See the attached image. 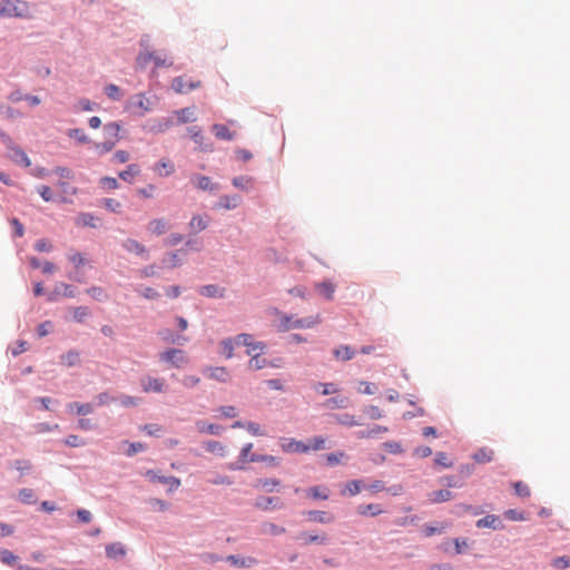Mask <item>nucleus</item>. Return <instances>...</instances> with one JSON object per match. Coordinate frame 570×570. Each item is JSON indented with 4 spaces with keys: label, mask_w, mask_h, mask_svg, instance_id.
<instances>
[{
    "label": "nucleus",
    "mask_w": 570,
    "mask_h": 570,
    "mask_svg": "<svg viewBox=\"0 0 570 570\" xmlns=\"http://www.w3.org/2000/svg\"><path fill=\"white\" fill-rule=\"evenodd\" d=\"M197 119L196 110L193 107L183 108L174 111V116L169 118H165L158 122L155 127L157 131H165L168 128L175 125H183L187 122H193Z\"/></svg>",
    "instance_id": "f03ea898"
},
{
    "label": "nucleus",
    "mask_w": 570,
    "mask_h": 570,
    "mask_svg": "<svg viewBox=\"0 0 570 570\" xmlns=\"http://www.w3.org/2000/svg\"><path fill=\"white\" fill-rule=\"evenodd\" d=\"M116 145H117V142L105 139V141H102V142H96L95 148L99 154H107V153L111 151Z\"/></svg>",
    "instance_id": "8fccbe9b"
},
{
    "label": "nucleus",
    "mask_w": 570,
    "mask_h": 570,
    "mask_svg": "<svg viewBox=\"0 0 570 570\" xmlns=\"http://www.w3.org/2000/svg\"><path fill=\"white\" fill-rule=\"evenodd\" d=\"M453 494L449 490H438L429 494V501L431 503H442L451 500Z\"/></svg>",
    "instance_id": "4be33fe9"
},
{
    "label": "nucleus",
    "mask_w": 570,
    "mask_h": 570,
    "mask_svg": "<svg viewBox=\"0 0 570 570\" xmlns=\"http://www.w3.org/2000/svg\"><path fill=\"white\" fill-rule=\"evenodd\" d=\"M236 131L230 130L225 125H216V137L225 140H233L236 137Z\"/></svg>",
    "instance_id": "72a5a7b5"
},
{
    "label": "nucleus",
    "mask_w": 570,
    "mask_h": 570,
    "mask_svg": "<svg viewBox=\"0 0 570 570\" xmlns=\"http://www.w3.org/2000/svg\"><path fill=\"white\" fill-rule=\"evenodd\" d=\"M154 170L159 176H169L174 173L175 166L171 161L163 159L155 165Z\"/></svg>",
    "instance_id": "5701e85b"
},
{
    "label": "nucleus",
    "mask_w": 570,
    "mask_h": 570,
    "mask_svg": "<svg viewBox=\"0 0 570 570\" xmlns=\"http://www.w3.org/2000/svg\"><path fill=\"white\" fill-rule=\"evenodd\" d=\"M121 126L117 121L108 122L104 126L105 139L118 142L120 140Z\"/></svg>",
    "instance_id": "ddd939ff"
},
{
    "label": "nucleus",
    "mask_w": 570,
    "mask_h": 570,
    "mask_svg": "<svg viewBox=\"0 0 570 570\" xmlns=\"http://www.w3.org/2000/svg\"><path fill=\"white\" fill-rule=\"evenodd\" d=\"M308 494L313 499L326 500L328 499V490L322 487H312L308 489Z\"/></svg>",
    "instance_id": "49530a36"
},
{
    "label": "nucleus",
    "mask_w": 570,
    "mask_h": 570,
    "mask_svg": "<svg viewBox=\"0 0 570 570\" xmlns=\"http://www.w3.org/2000/svg\"><path fill=\"white\" fill-rule=\"evenodd\" d=\"M551 564L557 570H564L570 567V558L566 556L554 558Z\"/></svg>",
    "instance_id": "603ef678"
},
{
    "label": "nucleus",
    "mask_w": 570,
    "mask_h": 570,
    "mask_svg": "<svg viewBox=\"0 0 570 570\" xmlns=\"http://www.w3.org/2000/svg\"><path fill=\"white\" fill-rule=\"evenodd\" d=\"M70 411H75L79 415L90 414L94 411V406L90 403H78L73 402L68 405Z\"/></svg>",
    "instance_id": "cd10ccee"
},
{
    "label": "nucleus",
    "mask_w": 570,
    "mask_h": 570,
    "mask_svg": "<svg viewBox=\"0 0 570 570\" xmlns=\"http://www.w3.org/2000/svg\"><path fill=\"white\" fill-rule=\"evenodd\" d=\"M345 453L344 452H335V453H330L326 455V461L330 465H336L338 463H341V461L345 458Z\"/></svg>",
    "instance_id": "e2e57ef3"
},
{
    "label": "nucleus",
    "mask_w": 570,
    "mask_h": 570,
    "mask_svg": "<svg viewBox=\"0 0 570 570\" xmlns=\"http://www.w3.org/2000/svg\"><path fill=\"white\" fill-rule=\"evenodd\" d=\"M334 355L338 360L348 361L354 357L355 352L350 346L342 345L334 350Z\"/></svg>",
    "instance_id": "c85d7f7f"
},
{
    "label": "nucleus",
    "mask_w": 570,
    "mask_h": 570,
    "mask_svg": "<svg viewBox=\"0 0 570 570\" xmlns=\"http://www.w3.org/2000/svg\"><path fill=\"white\" fill-rule=\"evenodd\" d=\"M233 185L244 190L249 189L253 186V178L248 176H240L233 179Z\"/></svg>",
    "instance_id": "c03bdc74"
},
{
    "label": "nucleus",
    "mask_w": 570,
    "mask_h": 570,
    "mask_svg": "<svg viewBox=\"0 0 570 570\" xmlns=\"http://www.w3.org/2000/svg\"><path fill=\"white\" fill-rule=\"evenodd\" d=\"M308 520L318 523H331L334 521V517L325 511L313 510L307 513Z\"/></svg>",
    "instance_id": "412c9836"
},
{
    "label": "nucleus",
    "mask_w": 570,
    "mask_h": 570,
    "mask_svg": "<svg viewBox=\"0 0 570 570\" xmlns=\"http://www.w3.org/2000/svg\"><path fill=\"white\" fill-rule=\"evenodd\" d=\"M19 499L21 502H23L26 504H31V503L36 502V497H35L33 490L28 489V488L21 489L19 491Z\"/></svg>",
    "instance_id": "a18cd8bd"
},
{
    "label": "nucleus",
    "mask_w": 570,
    "mask_h": 570,
    "mask_svg": "<svg viewBox=\"0 0 570 570\" xmlns=\"http://www.w3.org/2000/svg\"><path fill=\"white\" fill-rule=\"evenodd\" d=\"M476 463L484 464L489 463L494 459V451L489 448H481L472 455Z\"/></svg>",
    "instance_id": "aec40b11"
},
{
    "label": "nucleus",
    "mask_w": 570,
    "mask_h": 570,
    "mask_svg": "<svg viewBox=\"0 0 570 570\" xmlns=\"http://www.w3.org/2000/svg\"><path fill=\"white\" fill-rule=\"evenodd\" d=\"M76 322L81 323L89 316V308L86 306H77L70 309Z\"/></svg>",
    "instance_id": "4c0bfd02"
},
{
    "label": "nucleus",
    "mask_w": 570,
    "mask_h": 570,
    "mask_svg": "<svg viewBox=\"0 0 570 570\" xmlns=\"http://www.w3.org/2000/svg\"><path fill=\"white\" fill-rule=\"evenodd\" d=\"M261 354L262 352L259 351L250 354L252 357L248 362L249 370L257 371L264 368L267 365V360L262 357Z\"/></svg>",
    "instance_id": "a878e982"
},
{
    "label": "nucleus",
    "mask_w": 570,
    "mask_h": 570,
    "mask_svg": "<svg viewBox=\"0 0 570 570\" xmlns=\"http://www.w3.org/2000/svg\"><path fill=\"white\" fill-rule=\"evenodd\" d=\"M324 405L328 409H345L348 406V399L347 397H332V399H328Z\"/></svg>",
    "instance_id": "a19ab883"
},
{
    "label": "nucleus",
    "mask_w": 570,
    "mask_h": 570,
    "mask_svg": "<svg viewBox=\"0 0 570 570\" xmlns=\"http://www.w3.org/2000/svg\"><path fill=\"white\" fill-rule=\"evenodd\" d=\"M309 446V451H320L326 449V440L323 436H315L311 440V443L307 444Z\"/></svg>",
    "instance_id": "3c124183"
},
{
    "label": "nucleus",
    "mask_w": 570,
    "mask_h": 570,
    "mask_svg": "<svg viewBox=\"0 0 570 570\" xmlns=\"http://www.w3.org/2000/svg\"><path fill=\"white\" fill-rule=\"evenodd\" d=\"M281 449L285 453H307L309 446L302 441L295 439H283L281 442Z\"/></svg>",
    "instance_id": "1a4fd4ad"
},
{
    "label": "nucleus",
    "mask_w": 570,
    "mask_h": 570,
    "mask_svg": "<svg viewBox=\"0 0 570 570\" xmlns=\"http://www.w3.org/2000/svg\"><path fill=\"white\" fill-rule=\"evenodd\" d=\"M199 86V81H195L191 78H187L186 76L176 77L171 81V88L177 94H187L190 90L198 88Z\"/></svg>",
    "instance_id": "423d86ee"
},
{
    "label": "nucleus",
    "mask_w": 570,
    "mask_h": 570,
    "mask_svg": "<svg viewBox=\"0 0 570 570\" xmlns=\"http://www.w3.org/2000/svg\"><path fill=\"white\" fill-rule=\"evenodd\" d=\"M160 360L177 368H180L188 363V356L186 353L178 348H170L160 353Z\"/></svg>",
    "instance_id": "39448f33"
},
{
    "label": "nucleus",
    "mask_w": 570,
    "mask_h": 570,
    "mask_svg": "<svg viewBox=\"0 0 570 570\" xmlns=\"http://www.w3.org/2000/svg\"><path fill=\"white\" fill-rule=\"evenodd\" d=\"M255 507L261 510H269L275 508H282L283 503L278 498L273 497H259L255 501Z\"/></svg>",
    "instance_id": "f8f14e48"
},
{
    "label": "nucleus",
    "mask_w": 570,
    "mask_h": 570,
    "mask_svg": "<svg viewBox=\"0 0 570 570\" xmlns=\"http://www.w3.org/2000/svg\"><path fill=\"white\" fill-rule=\"evenodd\" d=\"M315 291L324 297L326 301H332L334 298V293L336 291V285L332 281H323L315 283Z\"/></svg>",
    "instance_id": "9d476101"
},
{
    "label": "nucleus",
    "mask_w": 570,
    "mask_h": 570,
    "mask_svg": "<svg viewBox=\"0 0 570 570\" xmlns=\"http://www.w3.org/2000/svg\"><path fill=\"white\" fill-rule=\"evenodd\" d=\"M383 446L387 452L393 453V454H400V453H403V451H404L401 443L395 442V441L385 442L383 444Z\"/></svg>",
    "instance_id": "bf43d9fd"
},
{
    "label": "nucleus",
    "mask_w": 570,
    "mask_h": 570,
    "mask_svg": "<svg viewBox=\"0 0 570 570\" xmlns=\"http://www.w3.org/2000/svg\"><path fill=\"white\" fill-rule=\"evenodd\" d=\"M140 173V168L138 165L136 164H131L129 166H127V168L122 171L119 173V177L125 180V181H128V183H131L132 179L139 175Z\"/></svg>",
    "instance_id": "bb28decb"
},
{
    "label": "nucleus",
    "mask_w": 570,
    "mask_h": 570,
    "mask_svg": "<svg viewBox=\"0 0 570 570\" xmlns=\"http://www.w3.org/2000/svg\"><path fill=\"white\" fill-rule=\"evenodd\" d=\"M321 323L318 314L305 318H294L293 316L282 315L279 320V330L287 332L292 328H312Z\"/></svg>",
    "instance_id": "7ed1b4c3"
},
{
    "label": "nucleus",
    "mask_w": 570,
    "mask_h": 570,
    "mask_svg": "<svg viewBox=\"0 0 570 570\" xmlns=\"http://www.w3.org/2000/svg\"><path fill=\"white\" fill-rule=\"evenodd\" d=\"M226 560L234 567L237 568H250L257 563V560L252 557H236L228 556Z\"/></svg>",
    "instance_id": "dca6fc26"
},
{
    "label": "nucleus",
    "mask_w": 570,
    "mask_h": 570,
    "mask_svg": "<svg viewBox=\"0 0 570 570\" xmlns=\"http://www.w3.org/2000/svg\"><path fill=\"white\" fill-rule=\"evenodd\" d=\"M9 158L13 163L22 165L24 167H29L31 165L28 155L21 148L16 146L10 148Z\"/></svg>",
    "instance_id": "2eb2a0df"
},
{
    "label": "nucleus",
    "mask_w": 570,
    "mask_h": 570,
    "mask_svg": "<svg viewBox=\"0 0 570 570\" xmlns=\"http://www.w3.org/2000/svg\"><path fill=\"white\" fill-rule=\"evenodd\" d=\"M389 431V429L386 426H383V425H374L371 430L368 431H361L357 433V438L358 439H371V438H374L376 436L377 434L380 433H386Z\"/></svg>",
    "instance_id": "473e14b6"
},
{
    "label": "nucleus",
    "mask_w": 570,
    "mask_h": 570,
    "mask_svg": "<svg viewBox=\"0 0 570 570\" xmlns=\"http://www.w3.org/2000/svg\"><path fill=\"white\" fill-rule=\"evenodd\" d=\"M14 468L21 474H24L26 472L31 470L32 465H31V462L28 460H17V461H14Z\"/></svg>",
    "instance_id": "774afa93"
},
{
    "label": "nucleus",
    "mask_w": 570,
    "mask_h": 570,
    "mask_svg": "<svg viewBox=\"0 0 570 570\" xmlns=\"http://www.w3.org/2000/svg\"><path fill=\"white\" fill-rule=\"evenodd\" d=\"M360 386L361 387H360L358 392L362 394L371 395L376 392V386L370 382L361 381Z\"/></svg>",
    "instance_id": "338daca9"
},
{
    "label": "nucleus",
    "mask_w": 570,
    "mask_h": 570,
    "mask_svg": "<svg viewBox=\"0 0 570 570\" xmlns=\"http://www.w3.org/2000/svg\"><path fill=\"white\" fill-rule=\"evenodd\" d=\"M209 224V217L194 216L189 223L190 229L195 233L205 229Z\"/></svg>",
    "instance_id": "2f4dec72"
},
{
    "label": "nucleus",
    "mask_w": 570,
    "mask_h": 570,
    "mask_svg": "<svg viewBox=\"0 0 570 570\" xmlns=\"http://www.w3.org/2000/svg\"><path fill=\"white\" fill-rule=\"evenodd\" d=\"M314 389L323 395H330L338 392V387L334 383H316Z\"/></svg>",
    "instance_id": "ea45409f"
},
{
    "label": "nucleus",
    "mask_w": 570,
    "mask_h": 570,
    "mask_svg": "<svg viewBox=\"0 0 570 570\" xmlns=\"http://www.w3.org/2000/svg\"><path fill=\"white\" fill-rule=\"evenodd\" d=\"M164 381L159 379L148 376L141 380V387L145 393H160L164 390Z\"/></svg>",
    "instance_id": "9b49d317"
},
{
    "label": "nucleus",
    "mask_w": 570,
    "mask_h": 570,
    "mask_svg": "<svg viewBox=\"0 0 570 570\" xmlns=\"http://www.w3.org/2000/svg\"><path fill=\"white\" fill-rule=\"evenodd\" d=\"M476 527L479 529L491 528V529L495 530V529L502 528V523H501L500 518L498 515L489 514V515H485L482 519H479L476 521Z\"/></svg>",
    "instance_id": "f3484780"
},
{
    "label": "nucleus",
    "mask_w": 570,
    "mask_h": 570,
    "mask_svg": "<svg viewBox=\"0 0 570 570\" xmlns=\"http://www.w3.org/2000/svg\"><path fill=\"white\" fill-rule=\"evenodd\" d=\"M236 345H244L247 347V354L250 355L257 351L263 352L265 345L262 342L254 341L253 336L249 334H239L235 338Z\"/></svg>",
    "instance_id": "6e6552de"
},
{
    "label": "nucleus",
    "mask_w": 570,
    "mask_h": 570,
    "mask_svg": "<svg viewBox=\"0 0 570 570\" xmlns=\"http://www.w3.org/2000/svg\"><path fill=\"white\" fill-rule=\"evenodd\" d=\"M149 61H154L156 67L170 66L173 62L165 51H144L137 57V65L145 68Z\"/></svg>",
    "instance_id": "20e7f679"
},
{
    "label": "nucleus",
    "mask_w": 570,
    "mask_h": 570,
    "mask_svg": "<svg viewBox=\"0 0 570 570\" xmlns=\"http://www.w3.org/2000/svg\"><path fill=\"white\" fill-rule=\"evenodd\" d=\"M148 504L150 505V508L153 510H158V511H166L169 508V504L166 501L157 499V498L149 499Z\"/></svg>",
    "instance_id": "4d7b16f0"
},
{
    "label": "nucleus",
    "mask_w": 570,
    "mask_h": 570,
    "mask_svg": "<svg viewBox=\"0 0 570 570\" xmlns=\"http://www.w3.org/2000/svg\"><path fill=\"white\" fill-rule=\"evenodd\" d=\"M102 203L104 206L112 213H118L121 208V204L114 198H105Z\"/></svg>",
    "instance_id": "680f3d73"
},
{
    "label": "nucleus",
    "mask_w": 570,
    "mask_h": 570,
    "mask_svg": "<svg viewBox=\"0 0 570 570\" xmlns=\"http://www.w3.org/2000/svg\"><path fill=\"white\" fill-rule=\"evenodd\" d=\"M504 517L511 521H524L525 514L523 511L510 509L504 512Z\"/></svg>",
    "instance_id": "6e6d98bb"
},
{
    "label": "nucleus",
    "mask_w": 570,
    "mask_h": 570,
    "mask_svg": "<svg viewBox=\"0 0 570 570\" xmlns=\"http://www.w3.org/2000/svg\"><path fill=\"white\" fill-rule=\"evenodd\" d=\"M146 476L151 482H159L168 485V491L173 492L180 487V480L176 476H164L160 475L157 471L148 470L146 472Z\"/></svg>",
    "instance_id": "0eeeda50"
},
{
    "label": "nucleus",
    "mask_w": 570,
    "mask_h": 570,
    "mask_svg": "<svg viewBox=\"0 0 570 570\" xmlns=\"http://www.w3.org/2000/svg\"><path fill=\"white\" fill-rule=\"evenodd\" d=\"M383 510L379 504L375 503H368V504H361L357 507V513L361 515H372L376 517L381 514Z\"/></svg>",
    "instance_id": "393cba45"
},
{
    "label": "nucleus",
    "mask_w": 570,
    "mask_h": 570,
    "mask_svg": "<svg viewBox=\"0 0 570 570\" xmlns=\"http://www.w3.org/2000/svg\"><path fill=\"white\" fill-rule=\"evenodd\" d=\"M65 444L68 446L77 448L86 444L85 440L80 439L78 435H69L65 439Z\"/></svg>",
    "instance_id": "69168bd1"
},
{
    "label": "nucleus",
    "mask_w": 570,
    "mask_h": 570,
    "mask_svg": "<svg viewBox=\"0 0 570 570\" xmlns=\"http://www.w3.org/2000/svg\"><path fill=\"white\" fill-rule=\"evenodd\" d=\"M364 412L368 415L372 420H379L383 417V412L379 406L370 405L364 409Z\"/></svg>",
    "instance_id": "052dcab7"
},
{
    "label": "nucleus",
    "mask_w": 570,
    "mask_h": 570,
    "mask_svg": "<svg viewBox=\"0 0 570 570\" xmlns=\"http://www.w3.org/2000/svg\"><path fill=\"white\" fill-rule=\"evenodd\" d=\"M134 99L135 106L142 109L144 112L150 109V102L144 95H137Z\"/></svg>",
    "instance_id": "13d9d810"
},
{
    "label": "nucleus",
    "mask_w": 570,
    "mask_h": 570,
    "mask_svg": "<svg viewBox=\"0 0 570 570\" xmlns=\"http://www.w3.org/2000/svg\"><path fill=\"white\" fill-rule=\"evenodd\" d=\"M106 556L109 559H119L126 556V548L120 542H114L106 547Z\"/></svg>",
    "instance_id": "6ab92c4d"
},
{
    "label": "nucleus",
    "mask_w": 570,
    "mask_h": 570,
    "mask_svg": "<svg viewBox=\"0 0 570 570\" xmlns=\"http://www.w3.org/2000/svg\"><path fill=\"white\" fill-rule=\"evenodd\" d=\"M0 17L29 19L32 14L27 1L2 0L0 1Z\"/></svg>",
    "instance_id": "f257e3e1"
},
{
    "label": "nucleus",
    "mask_w": 570,
    "mask_h": 570,
    "mask_svg": "<svg viewBox=\"0 0 570 570\" xmlns=\"http://www.w3.org/2000/svg\"><path fill=\"white\" fill-rule=\"evenodd\" d=\"M147 229L154 235H163L168 229V223L164 218H157L149 222Z\"/></svg>",
    "instance_id": "a211bd4d"
},
{
    "label": "nucleus",
    "mask_w": 570,
    "mask_h": 570,
    "mask_svg": "<svg viewBox=\"0 0 570 570\" xmlns=\"http://www.w3.org/2000/svg\"><path fill=\"white\" fill-rule=\"evenodd\" d=\"M362 490V481L361 480H353L346 483L345 490L342 491V494L348 493L350 495H356Z\"/></svg>",
    "instance_id": "37998d69"
},
{
    "label": "nucleus",
    "mask_w": 570,
    "mask_h": 570,
    "mask_svg": "<svg viewBox=\"0 0 570 570\" xmlns=\"http://www.w3.org/2000/svg\"><path fill=\"white\" fill-rule=\"evenodd\" d=\"M434 462L436 465H440L442 468H451L453 465V462L449 459V456L444 452H438L435 454Z\"/></svg>",
    "instance_id": "864d4df0"
},
{
    "label": "nucleus",
    "mask_w": 570,
    "mask_h": 570,
    "mask_svg": "<svg viewBox=\"0 0 570 570\" xmlns=\"http://www.w3.org/2000/svg\"><path fill=\"white\" fill-rule=\"evenodd\" d=\"M513 488H514V491H515V494L520 498H528L530 497V489L529 487L522 482V481H517L513 483Z\"/></svg>",
    "instance_id": "09e8293b"
},
{
    "label": "nucleus",
    "mask_w": 570,
    "mask_h": 570,
    "mask_svg": "<svg viewBox=\"0 0 570 570\" xmlns=\"http://www.w3.org/2000/svg\"><path fill=\"white\" fill-rule=\"evenodd\" d=\"M68 137L75 138L79 144L90 142L89 136L80 128L69 129L67 132Z\"/></svg>",
    "instance_id": "e433bc0d"
},
{
    "label": "nucleus",
    "mask_w": 570,
    "mask_h": 570,
    "mask_svg": "<svg viewBox=\"0 0 570 570\" xmlns=\"http://www.w3.org/2000/svg\"><path fill=\"white\" fill-rule=\"evenodd\" d=\"M105 94L107 97L114 101H118L122 98V92L120 88L114 83H110L105 87Z\"/></svg>",
    "instance_id": "79ce46f5"
},
{
    "label": "nucleus",
    "mask_w": 570,
    "mask_h": 570,
    "mask_svg": "<svg viewBox=\"0 0 570 570\" xmlns=\"http://www.w3.org/2000/svg\"><path fill=\"white\" fill-rule=\"evenodd\" d=\"M61 360L67 366H75L79 363V353L76 351H70L67 354L62 355Z\"/></svg>",
    "instance_id": "de8ad7c7"
},
{
    "label": "nucleus",
    "mask_w": 570,
    "mask_h": 570,
    "mask_svg": "<svg viewBox=\"0 0 570 570\" xmlns=\"http://www.w3.org/2000/svg\"><path fill=\"white\" fill-rule=\"evenodd\" d=\"M86 292L96 301L102 302L108 299L106 289L100 286H91Z\"/></svg>",
    "instance_id": "c9c22d12"
},
{
    "label": "nucleus",
    "mask_w": 570,
    "mask_h": 570,
    "mask_svg": "<svg viewBox=\"0 0 570 570\" xmlns=\"http://www.w3.org/2000/svg\"><path fill=\"white\" fill-rule=\"evenodd\" d=\"M233 428L242 426L245 428L253 435H265V432L262 430L261 425L255 422H248L246 424H242V422L236 421L232 425Z\"/></svg>",
    "instance_id": "7c9ffc66"
},
{
    "label": "nucleus",
    "mask_w": 570,
    "mask_h": 570,
    "mask_svg": "<svg viewBox=\"0 0 570 570\" xmlns=\"http://www.w3.org/2000/svg\"><path fill=\"white\" fill-rule=\"evenodd\" d=\"M240 200L242 198L238 195L222 196L218 206L224 209H234L239 205Z\"/></svg>",
    "instance_id": "b1692460"
},
{
    "label": "nucleus",
    "mask_w": 570,
    "mask_h": 570,
    "mask_svg": "<svg viewBox=\"0 0 570 570\" xmlns=\"http://www.w3.org/2000/svg\"><path fill=\"white\" fill-rule=\"evenodd\" d=\"M122 247L129 252V253H135L136 255L138 256H144V257H147L148 256V250L147 248L141 244L139 243L138 240L136 239H132V238H128L126 239L124 243H122Z\"/></svg>",
    "instance_id": "4468645a"
},
{
    "label": "nucleus",
    "mask_w": 570,
    "mask_h": 570,
    "mask_svg": "<svg viewBox=\"0 0 570 570\" xmlns=\"http://www.w3.org/2000/svg\"><path fill=\"white\" fill-rule=\"evenodd\" d=\"M334 420L336 423L348 428L358 425V422L356 421L355 416L348 413L336 414L334 415Z\"/></svg>",
    "instance_id": "c756f323"
},
{
    "label": "nucleus",
    "mask_w": 570,
    "mask_h": 570,
    "mask_svg": "<svg viewBox=\"0 0 570 570\" xmlns=\"http://www.w3.org/2000/svg\"><path fill=\"white\" fill-rule=\"evenodd\" d=\"M279 480L276 479H263L258 481V487L267 490L273 491V489L277 485H279Z\"/></svg>",
    "instance_id": "0e129e2a"
},
{
    "label": "nucleus",
    "mask_w": 570,
    "mask_h": 570,
    "mask_svg": "<svg viewBox=\"0 0 570 570\" xmlns=\"http://www.w3.org/2000/svg\"><path fill=\"white\" fill-rule=\"evenodd\" d=\"M191 181L198 189L208 190L212 188V180L207 176L196 175L191 178Z\"/></svg>",
    "instance_id": "f704fd0d"
},
{
    "label": "nucleus",
    "mask_w": 570,
    "mask_h": 570,
    "mask_svg": "<svg viewBox=\"0 0 570 570\" xmlns=\"http://www.w3.org/2000/svg\"><path fill=\"white\" fill-rule=\"evenodd\" d=\"M235 344H236L235 340H232V338L223 340L220 342V354L225 358H230L233 356V351H234Z\"/></svg>",
    "instance_id": "58836bf2"
},
{
    "label": "nucleus",
    "mask_w": 570,
    "mask_h": 570,
    "mask_svg": "<svg viewBox=\"0 0 570 570\" xmlns=\"http://www.w3.org/2000/svg\"><path fill=\"white\" fill-rule=\"evenodd\" d=\"M0 561L4 564L12 566L17 561V557L10 550L1 549Z\"/></svg>",
    "instance_id": "5fc2aeb1"
}]
</instances>
